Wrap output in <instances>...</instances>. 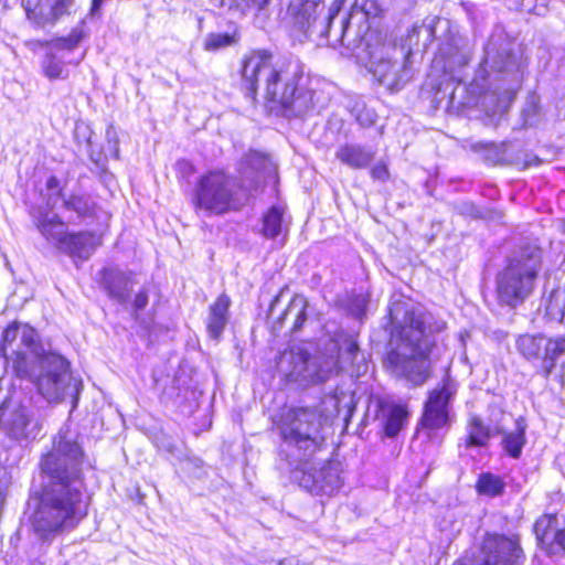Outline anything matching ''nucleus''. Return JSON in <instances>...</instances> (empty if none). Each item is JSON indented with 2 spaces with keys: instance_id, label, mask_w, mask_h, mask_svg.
Wrapping results in <instances>:
<instances>
[{
  "instance_id": "obj_41",
  "label": "nucleus",
  "mask_w": 565,
  "mask_h": 565,
  "mask_svg": "<svg viewBox=\"0 0 565 565\" xmlns=\"http://www.w3.org/2000/svg\"><path fill=\"white\" fill-rule=\"evenodd\" d=\"M149 301V295L146 289L140 290L132 301V307L136 311L143 310Z\"/></svg>"
},
{
  "instance_id": "obj_44",
  "label": "nucleus",
  "mask_w": 565,
  "mask_h": 565,
  "mask_svg": "<svg viewBox=\"0 0 565 565\" xmlns=\"http://www.w3.org/2000/svg\"><path fill=\"white\" fill-rule=\"evenodd\" d=\"M278 565H308L306 563H302L300 559H298L295 556H290L287 558L281 559Z\"/></svg>"
},
{
  "instance_id": "obj_16",
  "label": "nucleus",
  "mask_w": 565,
  "mask_h": 565,
  "mask_svg": "<svg viewBox=\"0 0 565 565\" xmlns=\"http://www.w3.org/2000/svg\"><path fill=\"white\" fill-rule=\"evenodd\" d=\"M2 425L8 436L14 440L33 439L42 428L40 419L34 416L30 399L8 408L3 413Z\"/></svg>"
},
{
  "instance_id": "obj_30",
  "label": "nucleus",
  "mask_w": 565,
  "mask_h": 565,
  "mask_svg": "<svg viewBox=\"0 0 565 565\" xmlns=\"http://www.w3.org/2000/svg\"><path fill=\"white\" fill-rule=\"evenodd\" d=\"M525 429L526 424L523 418L515 420V429L507 433L502 439V445L507 454L518 459L522 454V448L525 445Z\"/></svg>"
},
{
  "instance_id": "obj_32",
  "label": "nucleus",
  "mask_w": 565,
  "mask_h": 565,
  "mask_svg": "<svg viewBox=\"0 0 565 565\" xmlns=\"http://www.w3.org/2000/svg\"><path fill=\"white\" fill-rule=\"evenodd\" d=\"M63 207L74 212L79 220L95 215L96 204L86 195H70L63 198Z\"/></svg>"
},
{
  "instance_id": "obj_2",
  "label": "nucleus",
  "mask_w": 565,
  "mask_h": 565,
  "mask_svg": "<svg viewBox=\"0 0 565 565\" xmlns=\"http://www.w3.org/2000/svg\"><path fill=\"white\" fill-rule=\"evenodd\" d=\"M1 351L15 375L31 381L49 403L70 395L77 402L82 383L74 379L70 362L62 354L36 341V331L28 324L12 323L2 333Z\"/></svg>"
},
{
  "instance_id": "obj_40",
  "label": "nucleus",
  "mask_w": 565,
  "mask_h": 565,
  "mask_svg": "<svg viewBox=\"0 0 565 565\" xmlns=\"http://www.w3.org/2000/svg\"><path fill=\"white\" fill-rule=\"evenodd\" d=\"M371 177L374 180L377 181H386L390 177L388 169L384 162H377L372 169H371Z\"/></svg>"
},
{
  "instance_id": "obj_46",
  "label": "nucleus",
  "mask_w": 565,
  "mask_h": 565,
  "mask_svg": "<svg viewBox=\"0 0 565 565\" xmlns=\"http://www.w3.org/2000/svg\"><path fill=\"white\" fill-rule=\"evenodd\" d=\"M459 87H455L451 93H450V103L455 104V103H458L459 105H463L465 103L461 102V100H457V92H458Z\"/></svg>"
},
{
  "instance_id": "obj_29",
  "label": "nucleus",
  "mask_w": 565,
  "mask_h": 565,
  "mask_svg": "<svg viewBox=\"0 0 565 565\" xmlns=\"http://www.w3.org/2000/svg\"><path fill=\"white\" fill-rule=\"evenodd\" d=\"M308 303L303 297L295 296L288 307L285 309L282 316L279 318V322L287 319H292L291 334L297 335L308 321L307 316Z\"/></svg>"
},
{
  "instance_id": "obj_38",
  "label": "nucleus",
  "mask_w": 565,
  "mask_h": 565,
  "mask_svg": "<svg viewBox=\"0 0 565 565\" xmlns=\"http://www.w3.org/2000/svg\"><path fill=\"white\" fill-rule=\"evenodd\" d=\"M547 344H548V351H547L548 362L551 364H553L554 361L559 355L565 353V337L564 338H557L555 340L547 339Z\"/></svg>"
},
{
  "instance_id": "obj_33",
  "label": "nucleus",
  "mask_w": 565,
  "mask_h": 565,
  "mask_svg": "<svg viewBox=\"0 0 565 565\" xmlns=\"http://www.w3.org/2000/svg\"><path fill=\"white\" fill-rule=\"evenodd\" d=\"M472 148L475 151L480 152L483 160L489 164H501L507 161V142H477Z\"/></svg>"
},
{
  "instance_id": "obj_20",
  "label": "nucleus",
  "mask_w": 565,
  "mask_h": 565,
  "mask_svg": "<svg viewBox=\"0 0 565 565\" xmlns=\"http://www.w3.org/2000/svg\"><path fill=\"white\" fill-rule=\"evenodd\" d=\"M85 34L83 29L75 28L72 32L65 38H58L51 41L45 42V45L50 47V52L45 55L42 62V68L46 77L50 79L64 78V66L63 64L56 60L53 51L67 50L73 51L79 44V42L84 39Z\"/></svg>"
},
{
  "instance_id": "obj_9",
  "label": "nucleus",
  "mask_w": 565,
  "mask_h": 565,
  "mask_svg": "<svg viewBox=\"0 0 565 565\" xmlns=\"http://www.w3.org/2000/svg\"><path fill=\"white\" fill-rule=\"evenodd\" d=\"M367 43V60L370 72L388 89L398 90L412 77L409 58L412 52L403 45L383 36L377 41L371 34Z\"/></svg>"
},
{
  "instance_id": "obj_36",
  "label": "nucleus",
  "mask_w": 565,
  "mask_h": 565,
  "mask_svg": "<svg viewBox=\"0 0 565 565\" xmlns=\"http://www.w3.org/2000/svg\"><path fill=\"white\" fill-rule=\"evenodd\" d=\"M233 42L234 38L227 33H213L206 38L204 49L207 51H216L230 46Z\"/></svg>"
},
{
  "instance_id": "obj_45",
  "label": "nucleus",
  "mask_w": 565,
  "mask_h": 565,
  "mask_svg": "<svg viewBox=\"0 0 565 565\" xmlns=\"http://www.w3.org/2000/svg\"><path fill=\"white\" fill-rule=\"evenodd\" d=\"M103 2H104V0H93L92 1L90 14L93 17L97 15L99 13Z\"/></svg>"
},
{
  "instance_id": "obj_13",
  "label": "nucleus",
  "mask_w": 565,
  "mask_h": 565,
  "mask_svg": "<svg viewBox=\"0 0 565 565\" xmlns=\"http://www.w3.org/2000/svg\"><path fill=\"white\" fill-rule=\"evenodd\" d=\"M309 458L290 461V465H296L292 471L294 480L310 493L331 495L338 491L342 486L338 467L333 463H321L317 468L308 461Z\"/></svg>"
},
{
  "instance_id": "obj_11",
  "label": "nucleus",
  "mask_w": 565,
  "mask_h": 565,
  "mask_svg": "<svg viewBox=\"0 0 565 565\" xmlns=\"http://www.w3.org/2000/svg\"><path fill=\"white\" fill-rule=\"evenodd\" d=\"M340 4L335 1L328 13L321 17L324 11L323 0H288L287 17L307 38H327L331 23L339 13Z\"/></svg>"
},
{
  "instance_id": "obj_3",
  "label": "nucleus",
  "mask_w": 565,
  "mask_h": 565,
  "mask_svg": "<svg viewBox=\"0 0 565 565\" xmlns=\"http://www.w3.org/2000/svg\"><path fill=\"white\" fill-rule=\"evenodd\" d=\"M277 164L265 153L250 150L242 159L239 177L215 169L201 175L194 188L193 204L207 215L241 210L268 182H276Z\"/></svg>"
},
{
  "instance_id": "obj_37",
  "label": "nucleus",
  "mask_w": 565,
  "mask_h": 565,
  "mask_svg": "<svg viewBox=\"0 0 565 565\" xmlns=\"http://www.w3.org/2000/svg\"><path fill=\"white\" fill-rule=\"evenodd\" d=\"M46 189L51 192L47 199V206L50 210H53L62 195L60 180L55 175H51L46 181Z\"/></svg>"
},
{
  "instance_id": "obj_23",
  "label": "nucleus",
  "mask_w": 565,
  "mask_h": 565,
  "mask_svg": "<svg viewBox=\"0 0 565 565\" xmlns=\"http://www.w3.org/2000/svg\"><path fill=\"white\" fill-rule=\"evenodd\" d=\"M230 306V297L225 294H222L209 308V313L205 320L206 331L210 338L215 341L221 339L223 331L228 322Z\"/></svg>"
},
{
  "instance_id": "obj_43",
  "label": "nucleus",
  "mask_w": 565,
  "mask_h": 565,
  "mask_svg": "<svg viewBox=\"0 0 565 565\" xmlns=\"http://www.w3.org/2000/svg\"><path fill=\"white\" fill-rule=\"evenodd\" d=\"M565 303V292L555 291L551 296L550 309L553 310L554 307L558 306V303Z\"/></svg>"
},
{
  "instance_id": "obj_14",
  "label": "nucleus",
  "mask_w": 565,
  "mask_h": 565,
  "mask_svg": "<svg viewBox=\"0 0 565 565\" xmlns=\"http://www.w3.org/2000/svg\"><path fill=\"white\" fill-rule=\"evenodd\" d=\"M469 61L470 49L461 38H450L439 47L431 67L435 72L443 73L440 86L445 85V90L449 87L448 81L458 85L465 82V68Z\"/></svg>"
},
{
  "instance_id": "obj_27",
  "label": "nucleus",
  "mask_w": 565,
  "mask_h": 565,
  "mask_svg": "<svg viewBox=\"0 0 565 565\" xmlns=\"http://www.w3.org/2000/svg\"><path fill=\"white\" fill-rule=\"evenodd\" d=\"M104 288L108 296L119 303L127 302L129 298L130 282L128 277L118 269H104Z\"/></svg>"
},
{
  "instance_id": "obj_1",
  "label": "nucleus",
  "mask_w": 565,
  "mask_h": 565,
  "mask_svg": "<svg viewBox=\"0 0 565 565\" xmlns=\"http://www.w3.org/2000/svg\"><path fill=\"white\" fill-rule=\"evenodd\" d=\"M84 457L78 434L70 427L58 430L52 449L42 457L41 470L49 482L34 513L33 525L43 539L75 527L87 515L89 497L82 471Z\"/></svg>"
},
{
  "instance_id": "obj_21",
  "label": "nucleus",
  "mask_w": 565,
  "mask_h": 565,
  "mask_svg": "<svg viewBox=\"0 0 565 565\" xmlns=\"http://www.w3.org/2000/svg\"><path fill=\"white\" fill-rule=\"evenodd\" d=\"M337 369L350 372L351 375L360 376L367 370L366 360L361 353L359 344L355 339L347 338L339 348L338 358H334Z\"/></svg>"
},
{
  "instance_id": "obj_10",
  "label": "nucleus",
  "mask_w": 565,
  "mask_h": 565,
  "mask_svg": "<svg viewBox=\"0 0 565 565\" xmlns=\"http://www.w3.org/2000/svg\"><path fill=\"white\" fill-rule=\"evenodd\" d=\"M335 369L333 356L322 353L312 355L300 347L284 351L277 361L279 374L287 382L301 387L328 381Z\"/></svg>"
},
{
  "instance_id": "obj_28",
  "label": "nucleus",
  "mask_w": 565,
  "mask_h": 565,
  "mask_svg": "<svg viewBox=\"0 0 565 565\" xmlns=\"http://www.w3.org/2000/svg\"><path fill=\"white\" fill-rule=\"evenodd\" d=\"M500 433L498 427L491 428L479 416L472 415L467 425L466 447H484L492 437Z\"/></svg>"
},
{
  "instance_id": "obj_48",
  "label": "nucleus",
  "mask_w": 565,
  "mask_h": 565,
  "mask_svg": "<svg viewBox=\"0 0 565 565\" xmlns=\"http://www.w3.org/2000/svg\"><path fill=\"white\" fill-rule=\"evenodd\" d=\"M465 207H466L465 212H469L470 210L473 209V205H465Z\"/></svg>"
},
{
  "instance_id": "obj_25",
  "label": "nucleus",
  "mask_w": 565,
  "mask_h": 565,
  "mask_svg": "<svg viewBox=\"0 0 565 565\" xmlns=\"http://www.w3.org/2000/svg\"><path fill=\"white\" fill-rule=\"evenodd\" d=\"M515 347L518 352L529 362H535L539 360L548 362L547 338L543 334H521L516 338Z\"/></svg>"
},
{
  "instance_id": "obj_17",
  "label": "nucleus",
  "mask_w": 565,
  "mask_h": 565,
  "mask_svg": "<svg viewBox=\"0 0 565 565\" xmlns=\"http://www.w3.org/2000/svg\"><path fill=\"white\" fill-rule=\"evenodd\" d=\"M534 533L548 555L565 554V515L541 516L534 524Z\"/></svg>"
},
{
  "instance_id": "obj_22",
  "label": "nucleus",
  "mask_w": 565,
  "mask_h": 565,
  "mask_svg": "<svg viewBox=\"0 0 565 565\" xmlns=\"http://www.w3.org/2000/svg\"><path fill=\"white\" fill-rule=\"evenodd\" d=\"M100 243V236L94 232L68 233L66 238L62 241L60 250L72 257L87 259Z\"/></svg>"
},
{
  "instance_id": "obj_6",
  "label": "nucleus",
  "mask_w": 565,
  "mask_h": 565,
  "mask_svg": "<svg viewBox=\"0 0 565 565\" xmlns=\"http://www.w3.org/2000/svg\"><path fill=\"white\" fill-rule=\"evenodd\" d=\"M526 64L514 43L495 30L483 45L482 55L471 81L482 96V106L491 115H502L524 79Z\"/></svg>"
},
{
  "instance_id": "obj_34",
  "label": "nucleus",
  "mask_w": 565,
  "mask_h": 565,
  "mask_svg": "<svg viewBox=\"0 0 565 565\" xmlns=\"http://www.w3.org/2000/svg\"><path fill=\"white\" fill-rule=\"evenodd\" d=\"M284 207L271 206L263 217V234L267 238H275L282 232Z\"/></svg>"
},
{
  "instance_id": "obj_5",
  "label": "nucleus",
  "mask_w": 565,
  "mask_h": 565,
  "mask_svg": "<svg viewBox=\"0 0 565 565\" xmlns=\"http://www.w3.org/2000/svg\"><path fill=\"white\" fill-rule=\"evenodd\" d=\"M247 95L255 98L260 83L266 97L276 103L287 117L301 116L318 106L316 93L303 85V71L299 61H274L267 51L253 52L243 60L241 68Z\"/></svg>"
},
{
  "instance_id": "obj_12",
  "label": "nucleus",
  "mask_w": 565,
  "mask_h": 565,
  "mask_svg": "<svg viewBox=\"0 0 565 565\" xmlns=\"http://www.w3.org/2000/svg\"><path fill=\"white\" fill-rule=\"evenodd\" d=\"M524 561L525 555L518 534L488 532L473 559L469 564L455 565H523Z\"/></svg>"
},
{
  "instance_id": "obj_24",
  "label": "nucleus",
  "mask_w": 565,
  "mask_h": 565,
  "mask_svg": "<svg viewBox=\"0 0 565 565\" xmlns=\"http://www.w3.org/2000/svg\"><path fill=\"white\" fill-rule=\"evenodd\" d=\"M33 217L34 224L42 236L61 249L62 241H64L68 234L64 230V223L61 217L49 211H40L38 214H34Z\"/></svg>"
},
{
  "instance_id": "obj_18",
  "label": "nucleus",
  "mask_w": 565,
  "mask_h": 565,
  "mask_svg": "<svg viewBox=\"0 0 565 565\" xmlns=\"http://www.w3.org/2000/svg\"><path fill=\"white\" fill-rule=\"evenodd\" d=\"M452 391L447 384L433 390L424 405L420 426L425 429H440L449 422V402Z\"/></svg>"
},
{
  "instance_id": "obj_15",
  "label": "nucleus",
  "mask_w": 565,
  "mask_h": 565,
  "mask_svg": "<svg viewBox=\"0 0 565 565\" xmlns=\"http://www.w3.org/2000/svg\"><path fill=\"white\" fill-rule=\"evenodd\" d=\"M366 14L364 12H353L350 17L342 21V25L337 38L330 42L335 47L337 43L345 47L361 60L367 54V43L371 34L380 41L384 36L381 32L370 30L365 24Z\"/></svg>"
},
{
  "instance_id": "obj_26",
  "label": "nucleus",
  "mask_w": 565,
  "mask_h": 565,
  "mask_svg": "<svg viewBox=\"0 0 565 565\" xmlns=\"http://www.w3.org/2000/svg\"><path fill=\"white\" fill-rule=\"evenodd\" d=\"M375 152L358 143H345L338 148L335 158L352 169H364L374 159Z\"/></svg>"
},
{
  "instance_id": "obj_19",
  "label": "nucleus",
  "mask_w": 565,
  "mask_h": 565,
  "mask_svg": "<svg viewBox=\"0 0 565 565\" xmlns=\"http://www.w3.org/2000/svg\"><path fill=\"white\" fill-rule=\"evenodd\" d=\"M73 4L74 0H25L24 8L29 20L44 26L70 14Z\"/></svg>"
},
{
  "instance_id": "obj_47",
  "label": "nucleus",
  "mask_w": 565,
  "mask_h": 565,
  "mask_svg": "<svg viewBox=\"0 0 565 565\" xmlns=\"http://www.w3.org/2000/svg\"><path fill=\"white\" fill-rule=\"evenodd\" d=\"M279 302V295L276 296L273 301L270 302V306H269V313L270 315H274V311H275V307L276 305Z\"/></svg>"
},
{
  "instance_id": "obj_7",
  "label": "nucleus",
  "mask_w": 565,
  "mask_h": 565,
  "mask_svg": "<svg viewBox=\"0 0 565 565\" xmlns=\"http://www.w3.org/2000/svg\"><path fill=\"white\" fill-rule=\"evenodd\" d=\"M541 262V250L535 246H525L508 258L495 276V298L500 306L514 310L533 294Z\"/></svg>"
},
{
  "instance_id": "obj_39",
  "label": "nucleus",
  "mask_w": 565,
  "mask_h": 565,
  "mask_svg": "<svg viewBox=\"0 0 565 565\" xmlns=\"http://www.w3.org/2000/svg\"><path fill=\"white\" fill-rule=\"evenodd\" d=\"M269 0H221V6L232 8L246 4L249 8L262 10L268 4Z\"/></svg>"
},
{
  "instance_id": "obj_31",
  "label": "nucleus",
  "mask_w": 565,
  "mask_h": 565,
  "mask_svg": "<svg viewBox=\"0 0 565 565\" xmlns=\"http://www.w3.org/2000/svg\"><path fill=\"white\" fill-rule=\"evenodd\" d=\"M385 425L384 430L387 437H395L404 427L407 418V409L399 404H392L384 409Z\"/></svg>"
},
{
  "instance_id": "obj_42",
  "label": "nucleus",
  "mask_w": 565,
  "mask_h": 565,
  "mask_svg": "<svg viewBox=\"0 0 565 565\" xmlns=\"http://www.w3.org/2000/svg\"><path fill=\"white\" fill-rule=\"evenodd\" d=\"M365 308H366V299L363 297V296H358L355 297V299L353 300V315L361 319L364 313H365Z\"/></svg>"
},
{
  "instance_id": "obj_8",
  "label": "nucleus",
  "mask_w": 565,
  "mask_h": 565,
  "mask_svg": "<svg viewBox=\"0 0 565 565\" xmlns=\"http://www.w3.org/2000/svg\"><path fill=\"white\" fill-rule=\"evenodd\" d=\"M321 427V415L312 407L289 408L281 415L278 429L284 445L295 448L290 461H301L319 449L324 440Z\"/></svg>"
},
{
  "instance_id": "obj_4",
  "label": "nucleus",
  "mask_w": 565,
  "mask_h": 565,
  "mask_svg": "<svg viewBox=\"0 0 565 565\" xmlns=\"http://www.w3.org/2000/svg\"><path fill=\"white\" fill-rule=\"evenodd\" d=\"M392 332L402 338V345L388 352L386 364L392 374L414 385L424 384L430 376L429 353L434 333L441 332L446 323L408 301H393L388 309Z\"/></svg>"
},
{
  "instance_id": "obj_35",
  "label": "nucleus",
  "mask_w": 565,
  "mask_h": 565,
  "mask_svg": "<svg viewBox=\"0 0 565 565\" xmlns=\"http://www.w3.org/2000/svg\"><path fill=\"white\" fill-rule=\"evenodd\" d=\"M504 487L505 484L500 477L489 472L480 475L477 482L478 492L490 497L502 494Z\"/></svg>"
}]
</instances>
